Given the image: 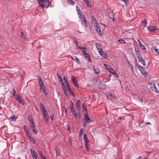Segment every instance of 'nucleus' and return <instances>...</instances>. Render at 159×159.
<instances>
[{
    "label": "nucleus",
    "instance_id": "1",
    "mask_svg": "<svg viewBox=\"0 0 159 159\" xmlns=\"http://www.w3.org/2000/svg\"><path fill=\"white\" fill-rule=\"evenodd\" d=\"M40 6L48 8L49 5V0H38Z\"/></svg>",
    "mask_w": 159,
    "mask_h": 159
},
{
    "label": "nucleus",
    "instance_id": "2",
    "mask_svg": "<svg viewBox=\"0 0 159 159\" xmlns=\"http://www.w3.org/2000/svg\"><path fill=\"white\" fill-rule=\"evenodd\" d=\"M79 18L81 19V21L83 24L84 26H85V27L87 28V23L86 19L84 15L82 13L81 14H80L79 15Z\"/></svg>",
    "mask_w": 159,
    "mask_h": 159
},
{
    "label": "nucleus",
    "instance_id": "3",
    "mask_svg": "<svg viewBox=\"0 0 159 159\" xmlns=\"http://www.w3.org/2000/svg\"><path fill=\"white\" fill-rule=\"evenodd\" d=\"M107 98L112 101H116L117 100L116 98L113 94L109 93L107 95Z\"/></svg>",
    "mask_w": 159,
    "mask_h": 159
},
{
    "label": "nucleus",
    "instance_id": "4",
    "mask_svg": "<svg viewBox=\"0 0 159 159\" xmlns=\"http://www.w3.org/2000/svg\"><path fill=\"white\" fill-rule=\"evenodd\" d=\"M96 25L94 26L96 28V30L98 34L99 35H101L102 32L101 31V29L100 28V25L98 23L97 24L95 23Z\"/></svg>",
    "mask_w": 159,
    "mask_h": 159
},
{
    "label": "nucleus",
    "instance_id": "5",
    "mask_svg": "<svg viewBox=\"0 0 159 159\" xmlns=\"http://www.w3.org/2000/svg\"><path fill=\"white\" fill-rule=\"evenodd\" d=\"M71 78L74 85L76 86L78 88L79 86L78 85V83L75 77L73 75H71Z\"/></svg>",
    "mask_w": 159,
    "mask_h": 159
},
{
    "label": "nucleus",
    "instance_id": "6",
    "mask_svg": "<svg viewBox=\"0 0 159 159\" xmlns=\"http://www.w3.org/2000/svg\"><path fill=\"white\" fill-rule=\"evenodd\" d=\"M148 30L151 32H153L156 30H157L156 27L154 26H150L148 27Z\"/></svg>",
    "mask_w": 159,
    "mask_h": 159
},
{
    "label": "nucleus",
    "instance_id": "7",
    "mask_svg": "<svg viewBox=\"0 0 159 159\" xmlns=\"http://www.w3.org/2000/svg\"><path fill=\"white\" fill-rule=\"evenodd\" d=\"M30 150L33 158H35L37 156V153L34 150L31 148H30Z\"/></svg>",
    "mask_w": 159,
    "mask_h": 159
},
{
    "label": "nucleus",
    "instance_id": "8",
    "mask_svg": "<svg viewBox=\"0 0 159 159\" xmlns=\"http://www.w3.org/2000/svg\"><path fill=\"white\" fill-rule=\"evenodd\" d=\"M38 80H39L38 83H39V86H40V89H41L42 88H43V87L44 86V83L43 82V81H42L41 78H40L39 77V78Z\"/></svg>",
    "mask_w": 159,
    "mask_h": 159
},
{
    "label": "nucleus",
    "instance_id": "9",
    "mask_svg": "<svg viewBox=\"0 0 159 159\" xmlns=\"http://www.w3.org/2000/svg\"><path fill=\"white\" fill-rule=\"evenodd\" d=\"M84 120L88 121L89 122H92V120L89 117L88 115L87 114H85L84 116Z\"/></svg>",
    "mask_w": 159,
    "mask_h": 159
},
{
    "label": "nucleus",
    "instance_id": "10",
    "mask_svg": "<svg viewBox=\"0 0 159 159\" xmlns=\"http://www.w3.org/2000/svg\"><path fill=\"white\" fill-rule=\"evenodd\" d=\"M27 136L31 142L34 144L36 143V141L35 140L31 137L30 134H29L28 133H27Z\"/></svg>",
    "mask_w": 159,
    "mask_h": 159
},
{
    "label": "nucleus",
    "instance_id": "11",
    "mask_svg": "<svg viewBox=\"0 0 159 159\" xmlns=\"http://www.w3.org/2000/svg\"><path fill=\"white\" fill-rule=\"evenodd\" d=\"M98 52L100 55L101 56L103 57H107V54L106 53H105L104 52L102 51V50H101L100 51Z\"/></svg>",
    "mask_w": 159,
    "mask_h": 159
},
{
    "label": "nucleus",
    "instance_id": "12",
    "mask_svg": "<svg viewBox=\"0 0 159 159\" xmlns=\"http://www.w3.org/2000/svg\"><path fill=\"white\" fill-rule=\"evenodd\" d=\"M138 41L139 42V46H140V47L142 49H143V50H144V52H146L147 50H146V48L145 47V46L144 45H143L141 43L140 41H139V39H138Z\"/></svg>",
    "mask_w": 159,
    "mask_h": 159
},
{
    "label": "nucleus",
    "instance_id": "13",
    "mask_svg": "<svg viewBox=\"0 0 159 159\" xmlns=\"http://www.w3.org/2000/svg\"><path fill=\"white\" fill-rule=\"evenodd\" d=\"M95 45L96 47L98 52L102 50V46L99 43H96Z\"/></svg>",
    "mask_w": 159,
    "mask_h": 159
},
{
    "label": "nucleus",
    "instance_id": "14",
    "mask_svg": "<svg viewBox=\"0 0 159 159\" xmlns=\"http://www.w3.org/2000/svg\"><path fill=\"white\" fill-rule=\"evenodd\" d=\"M84 139L85 143H89V140L88 139L87 135L84 134Z\"/></svg>",
    "mask_w": 159,
    "mask_h": 159
},
{
    "label": "nucleus",
    "instance_id": "15",
    "mask_svg": "<svg viewBox=\"0 0 159 159\" xmlns=\"http://www.w3.org/2000/svg\"><path fill=\"white\" fill-rule=\"evenodd\" d=\"M28 120L31 125H34V124L33 118L32 117L29 116Z\"/></svg>",
    "mask_w": 159,
    "mask_h": 159
},
{
    "label": "nucleus",
    "instance_id": "16",
    "mask_svg": "<svg viewBox=\"0 0 159 159\" xmlns=\"http://www.w3.org/2000/svg\"><path fill=\"white\" fill-rule=\"evenodd\" d=\"M151 89L152 90H153L155 92H156L157 93H158V91L157 90V88L155 86V84H154L152 86H151Z\"/></svg>",
    "mask_w": 159,
    "mask_h": 159
},
{
    "label": "nucleus",
    "instance_id": "17",
    "mask_svg": "<svg viewBox=\"0 0 159 159\" xmlns=\"http://www.w3.org/2000/svg\"><path fill=\"white\" fill-rule=\"evenodd\" d=\"M35 124H34V125H31V129L32 130H33V131L34 133L35 134H37V131L36 130V129L35 128Z\"/></svg>",
    "mask_w": 159,
    "mask_h": 159
},
{
    "label": "nucleus",
    "instance_id": "18",
    "mask_svg": "<svg viewBox=\"0 0 159 159\" xmlns=\"http://www.w3.org/2000/svg\"><path fill=\"white\" fill-rule=\"evenodd\" d=\"M63 79H64V80L65 83L66 84V87L68 88L69 87H70V85H69L68 82L67 81V80L66 79L64 76L63 77Z\"/></svg>",
    "mask_w": 159,
    "mask_h": 159
},
{
    "label": "nucleus",
    "instance_id": "19",
    "mask_svg": "<svg viewBox=\"0 0 159 159\" xmlns=\"http://www.w3.org/2000/svg\"><path fill=\"white\" fill-rule=\"evenodd\" d=\"M107 71L113 75L114 73H115V72H116L115 70H114L111 67L110 69L108 70Z\"/></svg>",
    "mask_w": 159,
    "mask_h": 159
},
{
    "label": "nucleus",
    "instance_id": "20",
    "mask_svg": "<svg viewBox=\"0 0 159 159\" xmlns=\"http://www.w3.org/2000/svg\"><path fill=\"white\" fill-rule=\"evenodd\" d=\"M135 51L136 55L137 56H138V55H140V54H141L139 48H136L135 47Z\"/></svg>",
    "mask_w": 159,
    "mask_h": 159
},
{
    "label": "nucleus",
    "instance_id": "21",
    "mask_svg": "<svg viewBox=\"0 0 159 159\" xmlns=\"http://www.w3.org/2000/svg\"><path fill=\"white\" fill-rule=\"evenodd\" d=\"M139 61L141 62V64H143V66H145L146 65L145 62V61L142 58H141L138 60Z\"/></svg>",
    "mask_w": 159,
    "mask_h": 159
},
{
    "label": "nucleus",
    "instance_id": "22",
    "mask_svg": "<svg viewBox=\"0 0 159 159\" xmlns=\"http://www.w3.org/2000/svg\"><path fill=\"white\" fill-rule=\"evenodd\" d=\"M43 91V92L44 93V94L45 95H47V92L46 90V87L45 86H44L42 88V89H41Z\"/></svg>",
    "mask_w": 159,
    "mask_h": 159
},
{
    "label": "nucleus",
    "instance_id": "23",
    "mask_svg": "<svg viewBox=\"0 0 159 159\" xmlns=\"http://www.w3.org/2000/svg\"><path fill=\"white\" fill-rule=\"evenodd\" d=\"M70 110L72 112L73 114H75V113H76V111L74 107H70Z\"/></svg>",
    "mask_w": 159,
    "mask_h": 159
},
{
    "label": "nucleus",
    "instance_id": "24",
    "mask_svg": "<svg viewBox=\"0 0 159 159\" xmlns=\"http://www.w3.org/2000/svg\"><path fill=\"white\" fill-rule=\"evenodd\" d=\"M55 150L56 152L57 155L58 156H60V149L58 148H57L55 149Z\"/></svg>",
    "mask_w": 159,
    "mask_h": 159
},
{
    "label": "nucleus",
    "instance_id": "25",
    "mask_svg": "<svg viewBox=\"0 0 159 159\" xmlns=\"http://www.w3.org/2000/svg\"><path fill=\"white\" fill-rule=\"evenodd\" d=\"M68 90L72 96H73V97H75V94L73 92L72 89L70 88V87L68 88Z\"/></svg>",
    "mask_w": 159,
    "mask_h": 159
},
{
    "label": "nucleus",
    "instance_id": "26",
    "mask_svg": "<svg viewBox=\"0 0 159 159\" xmlns=\"http://www.w3.org/2000/svg\"><path fill=\"white\" fill-rule=\"evenodd\" d=\"M57 77H58V79L59 80H60V81L61 83V82H63V79L61 78V77L60 76L58 72H57Z\"/></svg>",
    "mask_w": 159,
    "mask_h": 159
},
{
    "label": "nucleus",
    "instance_id": "27",
    "mask_svg": "<svg viewBox=\"0 0 159 159\" xmlns=\"http://www.w3.org/2000/svg\"><path fill=\"white\" fill-rule=\"evenodd\" d=\"M40 108L42 111L46 109L44 104L42 103H40Z\"/></svg>",
    "mask_w": 159,
    "mask_h": 159
},
{
    "label": "nucleus",
    "instance_id": "28",
    "mask_svg": "<svg viewBox=\"0 0 159 159\" xmlns=\"http://www.w3.org/2000/svg\"><path fill=\"white\" fill-rule=\"evenodd\" d=\"M43 116L46 120L47 121L49 119V116L48 113L43 114Z\"/></svg>",
    "mask_w": 159,
    "mask_h": 159
},
{
    "label": "nucleus",
    "instance_id": "29",
    "mask_svg": "<svg viewBox=\"0 0 159 159\" xmlns=\"http://www.w3.org/2000/svg\"><path fill=\"white\" fill-rule=\"evenodd\" d=\"M94 72L96 74H98L99 73V70L97 68H96L93 66Z\"/></svg>",
    "mask_w": 159,
    "mask_h": 159
},
{
    "label": "nucleus",
    "instance_id": "30",
    "mask_svg": "<svg viewBox=\"0 0 159 159\" xmlns=\"http://www.w3.org/2000/svg\"><path fill=\"white\" fill-rule=\"evenodd\" d=\"M109 16L110 18L113 21H114L115 20V17L114 14H111L109 15Z\"/></svg>",
    "mask_w": 159,
    "mask_h": 159
},
{
    "label": "nucleus",
    "instance_id": "31",
    "mask_svg": "<svg viewBox=\"0 0 159 159\" xmlns=\"http://www.w3.org/2000/svg\"><path fill=\"white\" fill-rule=\"evenodd\" d=\"M13 96L15 97V98L17 100L19 99L20 98V96L19 95L18 93H17L16 94L14 95Z\"/></svg>",
    "mask_w": 159,
    "mask_h": 159
},
{
    "label": "nucleus",
    "instance_id": "32",
    "mask_svg": "<svg viewBox=\"0 0 159 159\" xmlns=\"http://www.w3.org/2000/svg\"><path fill=\"white\" fill-rule=\"evenodd\" d=\"M23 128L24 129L25 131L26 132L27 135V133H29V134H30V133L29 132V130L26 128V127L25 125H24L23 126Z\"/></svg>",
    "mask_w": 159,
    "mask_h": 159
},
{
    "label": "nucleus",
    "instance_id": "33",
    "mask_svg": "<svg viewBox=\"0 0 159 159\" xmlns=\"http://www.w3.org/2000/svg\"><path fill=\"white\" fill-rule=\"evenodd\" d=\"M86 5L88 7H91V2L90 0L88 1V2H85Z\"/></svg>",
    "mask_w": 159,
    "mask_h": 159
},
{
    "label": "nucleus",
    "instance_id": "34",
    "mask_svg": "<svg viewBox=\"0 0 159 159\" xmlns=\"http://www.w3.org/2000/svg\"><path fill=\"white\" fill-rule=\"evenodd\" d=\"M85 58L87 60H88L90 62H92V61L91 59V58L89 56V55L88 54V56H85Z\"/></svg>",
    "mask_w": 159,
    "mask_h": 159
},
{
    "label": "nucleus",
    "instance_id": "35",
    "mask_svg": "<svg viewBox=\"0 0 159 159\" xmlns=\"http://www.w3.org/2000/svg\"><path fill=\"white\" fill-rule=\"evenodd\" d=\"M39 155L41 159L43 158V157H45V156H44L43 155V153L40 151L39 152Z\"/></svg>",
    "mask_w": 159,
    "mask_h": 159
},
{
    "label": "nucleus",
    "instance_id": "36",
    "mask_svg": "<svg viewBox=\"0 0 159 159\" xmlns=\"http://www.w3.org/2000/svg\"><path fill=\"white\" fill-rule=\"evenodd\" d=\"M123 2L125 3L126 6H128L129 4V0H122Z\"/></svg>",
    "mask_w": 159,
    "mask_h": 159
},
{
    "label": "nucleus",
    "instance_id": "37",
    "mask_svg": "<svg viewBox=\"0 0 159 159\" xmlns=\"http://www.w3.org/2000/svg\"><path fill=\"white\" fill-rule=\"evenodd\" d=\"M140 71H141V73L143 75H145L146 74V71L145 70V69L143 68L141 70H140Z\"/></svg>",
    "mask_w": 159,
    "mask_h": 159
},
{
    "label": "nucleus",
    "instance_id": "38",
    "mask_svg": "<svg viewBox=\"0 0 159 159\" xmlns=\"http://www.w3.org/2000/svg\"><path fill=\"white\" fill-rule=\"evenodd\" d=\"M15 116H16L15 115H14L12 116L10 118V120H11V121H13V120L15 121L16 120Z\"/></svg>",
    "mask_w": 159,
    "mask_h": 159
},
{
    "label": "nucleus",
    "instance_id": "39",
    "mask_svg": "<svg viewBox=\"0 0 159 159\" xmlns=\"http://www.w3.org/2000/svg\"><path fill=\"white\" fill-rule=\"evenodd\" d=\"M136 66H137V67L138 68V69L140 71V70H141L143 68V67L141 66L140 65H138L137 64H136Z\"/></svg>",
    "mask_w": 159,
    "mask_h": 159
},
{
    "label": "nucleus",
    "instance_id": "40",
    "mask_svg": "<svg viewBox=\"0 0 159 159\" xmlns=\"http://www.w3.org/2000/svg\"><path fill=\"white\" fill-rule=\"evenodd\" d=\"M75 60L74 59V58H72V59L73 60H75L76 61V62L78 63H79L80 64V60H79L78 59V58L77 57H75Z\"/></svg>",
    "mask_w": 159,
    "mask_h": 159
},
{
    "label": "nucleus",
    "instance_id": "41",
    "mask_svg": "<svg viewBox=\"0 0 159 159\" xmlns=\"http://www.w3.org/2000/svg\"><path fill=\"white\" fill-rule=\"evenodd\" d=\"M153 49L155 52L159 54V52L158 51V50L156 48V47L154 46L153 47Z\"/></svg>",
    "mask_w": 159,
    "mask_h": 159
},
{
    "label": "nucleus",
    "instance_id": "42",
    "mask_svg": "<svg viewBox=\"0 0 159 159\" xmlns=\"http://www.w3.org/2000/svg\"><path fill=\"white\" fill-rule=\"evenodd\" d=\"M17 100L23 105L25 103V102L23 101V100L21 98H20V99H18Z\"/></svg>",
    "mask_w": 159,
    "mask_h": 159
},
{
    "label": "nucleus",
    "instance_id": "43",
    "mask_svg": "<svg viewBox=\"0 0 159 159\" xmlns=\"http://www.w3.org/2000/svg\"><path fill=\"white\" fill-rule=\"evenodd\" d=\"M91 19L93 23L97 22V21L96 19L95 18V17L94 16H91Z\"/></svg>",
    "mask_w": 159,
    "mask_h": 159
},
{
    "label": "nucleus",
    "instance_id": "44",
    "mask_svg": "<svg viewBox=\"0 0 159 159\" xmlns=\"http://www.w3.org/2000/svg\"><path fill=\"white\" fill-rule=\"evenodd\" d=\"M21 36L22 38L25 39L27 38L26 36L25 35V34L23 33L22 32H21Z\"/></svg>",
    "mask_w": 159,
    "mask_h": 159
},
{
    "label": "nucleus",
    "instance_id": "45",
    "mask_svg": "<svg viewBox=\"0 0 159 159\" xmlns=\"http://www.w3.org/2000/svg\"><path fill=\"white\" fill-rule=\"evenodd\" d=\"M118 41L120 43H126L125 42L124 40L122 39L118 40Z\"/></svg>",
    "mask_w": 159,
    "mask_h": 159
},
{
    "label": "nucleus",
    "instance_id": "46",
    "mask_svg": "<svg viewBox=\"0 0 159 159\" xmlns=\"http://www.w3.org/2000/svg\"><path fill=\"white\" fill-rule=\"evenodd\" d=\"M82 107H83V111L84 112V111H86V108L85 107V105L84 103L83 104Z\"/></svg>",
    "mask_w": 159,
    "mask_h": 159
},
{
    "label": "nucleus",
    "instance_id": "47",
    "mask_svg": "<svg viewBox=\"0 0 159 159\" xmlns=\"http://www.w3.org/2000/svg\"><path fill=\"white\" fill-rule=\"evenodd\" d=\"M79 48L80 49L84 50L85 51H86L87 50V48H86L84 47H83L80 46Z\"/></svg>",
    "mask_w": 159,
    "mask_h": 159
},
{
    "label": "nucleus",
    "instance_id": "48",
    "mask_svg": "<svg viewBox=\"0 0 159 159\" xmlns=\"http://www.w3.org/2000/svg\"><path fill=\"white\" fill-rule=\"evenodd\" d=\"M104 66L106 68L107 70H108L111 68L110 66H109L107 65V64H104Z\"/></svg>",
    "mask_w": 159,
    "mask_h": 159
},
{
    "label": "nucleus",
    "instance_id": "49",
    "mask_svg": "<svg viewBox=\"0 0 159 159\" xmlns=\"http://www.w3.org/2000/svg\"><path fill=\"white\" fill-rule=\"evenodd\" d=\"M83 133H84V130H83V129H81L80 130V133L79 135L80 136L82 135L83 134Z\"/></svg>",
    "mask_w": 159,
    "mask_h": 159
},
{
    "label": "nucleus",
    "instance_id": "50",
    "mask_svg": "<svg viewBox=\"0 0 159 159\" xmlns=\"http://www.w3.org/2000/svg\"><path fill=\"white\" fill-rule=\"evenodd\" d=\"M82 52L84 55H85V56L86 55L88 56V54L85 51H82Z\"/></svg>",
    "mask_w": 159,
    "mask_h": 159
},
{
    "label": "nucleus",
    "instance_id": "51",
    "mask_svg": "<svg viewBox=\"0 0 159 159\" xmlns=\"http://www.w3.org/2000/svg\"><path fill=\"white\" fill-rule=\"evenodd\" d=\"M81 109L80 105H76V110L78 111H80Z\"/></svg>",
    "mask_w": 159,
    "mask_h": 159
},
{
    "label": "nucleus",
    "instance_id": "52",
    "mask_svg": "<svg viewBox=\"0 0 159 159\" xmlns=\"http://www.w3.org/2000/svg\"><path fill=\"white\" fill-rule=\"evenodd\" d=\"M12 94L13 95H15V94H16L17 93H16V91L15 90V89L14 88L13 89V90L12 91Z\"/></svg>",
    "mask_w": 159,
    "mask_h": 159
},
{
    "label": "nucleus",
    "instance_id": "53",
    "mask_svg": "<svg viewBox=\"0 0 159 159\" xmlns=\"http://www.w3.org/2000/svg\"><path fill=\"white\" fill-rule=\"evenodd\" d=\"M80 102L79 100H78L76 102V105H80Z\"/></svg>",
    "mask_w": 159,
    "mask_h": 159
},
{
    "label": "nucleus",
    "instance_id": "54",
    "mask_svg": "<svg viewBox=\"0 0 159 159\" xmlns=\"http://www.w3.org/2000/svg\"><path fill=\"white\" fill-rule=\"evenodd\" d=\"M76 7L77 12L78 11H80V7L78 6H76Z\"/></svg>",
    "mask_w": 159,
    "mask_h": 159
},
{
    "label": "nucleus",
    "instance_id": "55",
    "mask_svg": "<svg viewBox=\"0 0 159 159\" xmlns=\"http://www.w3.org/2000/svg\"><path fill=\"white\" fill-rule=\"evenodd\" d=\"M42 112H43V114H46V113H48L46 109L42 110Z\"/></svg>",
    "mask_w": 159,
    "mask_h": 159
},
{
    "label": "nucleus",
    "instance_id": "56",
    "mask_svg": "<svg viewBox=\"0 0 159 159\" xmlns=\"http://www.w3.org/2000/svg\"><path fill=\"white\" fill-rule=\"evenodd\" d=\"M137 58L139 60V59L141 58H142V54H140V55H138V56H137Z\"/></svg>",
    "mask_w": 159,
    "mask_h": 159
},
{
    "label": "nucleus",
    "instance_id": "57",
    "mask_svg": "<svg viewBox=\"0 0 159 159\" xmlns=\"http://www.w3.org/2000/svg\"><path fill=\"white\" fill-rule=\"evenodd\" d=\"M64 92L65 94L67 96H68V95L67 94V90H64Z\"/></svg>",
    "mask_w": 159,
    "mask_h": 159
},
{
    "label": "nucleus",
    "instance_id": "58",
    "mask_svg": "<svg viewBox=\"0 0 159 159\" xmlns=\"http://www.w3.org/2000/svg\"><path fill=\"white\" fill-rule=\"evenodd\" d=\"M142 23L143 24H147V21H146L145 20L142 21Z\"/></svg>",
    "mask_w": 159,
    "mask_h": 159
},
{
    "label": "nucleus",
    "instance_id": "59",
    "mask_svg": "<svg viewBox=\"0 0 159 159\" xmlns=\"http://www.w3.org/2000/svg\"><path fill=\"white\" fill-rule=\"evenodd\" d=\"M113 75H114V76L116 77H118V75L117 73H116V72H115V73H114Z\"/></svg>",
    "mask_w": 159,
    "mask_h": 159
},
{
    "label": "nucleus",
    "instance_id": "60",
    "mask_svg": "<svg viewBox=\"0 0 159 159\" xmlns=\"http://www.w3.org/2000/svg\"><path fill=\"white\" fill-rule=\"evenodd\" d=\"M85 147L86 148L89 147L88 143H85Z\"/></svg>",
    "mask_w": 159,
    "mask_h": 159
},
{
    "label": "nucleus",
    "instance_id": "61",
    "mask_svg": "<svg viewBox=\"0 0 159 159\" xmlns=\"http://www.w3.org/2000/svg\"><path fill=\"white\" fill-rule=\"evenodd\" d=\"M61 84H62V87H65V85L64 84V83L63 82H61Z\"/></svg>",
    "mask_w": 159,
    "mask_h": 159
},
{
    "label": "nucleus",
    "instance_id": "62",
    "mask_svg": "<svg viewBox=\"0 0 159 159\" xmlns=\"http://www.w3.org/2000/svg\"><path fill=\"white\" fill-rule=\"evenodd\" d=\"M89 122H88V121H86V120H84V124H86L87 123H88Z\"/></svg>",
    "mask_w": 159,
    "mask_h": 159
},
{
    "label": "nucleus",
    "instance_id": "63",
    "mask_svg": "<svg viewBox=\"0 0 159 159\" xmlns=\"http://www.w3.org/2000/svg\"><path fill=\"white\" fill-rule=\"evenodd\" d=\"M70 105H71L70 107L72 106L73 107H74V104H73V103L71 102V101H70Z\"/></svg>",
    "mask_w": 159,
    "mask_h": 159
},
{
    "label": "nucleus",
    "instance_id": "64",
    "mask_svg": "<svg viewBox=\"0 0 159 159\" xmlns=\"http://www.w3.org/2000/svg\"><path fill=\"white\" fill-rule=\"evenodd\" d=\"M70 1L71 2L72 5H73L75 3V2L72 0H71Z\"/></svg>",
    "mask_w": 159,
    "mask_h": 159
}]
</instances>
